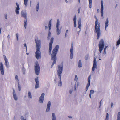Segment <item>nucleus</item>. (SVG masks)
Returning <instances> with one entry per match:
<instances>
[{"mask_svg":"<svg viewBox=\"0 0 120 120\" xmlns=\"http://www.w3.org/2000/svg\"><path fill=\"white\" fill-rule=\"evenodd\" d=\"M68 117L69 118H72V117L71 116H68Z\"/></svg>","mask_w":120,"mask_h":120,"instance_id":"603ef678","label":"nucleus"},{"mask_svg":"<svg viewBox=\"0 0 120 120\" xmlns=\"http://www.w3.org/2000/svg\"><path fill=\"white\" fill-rule=\"evenodd\" d=\"M44 93H43L41 94V96L40 97L39 101L40 103H43L44 99Z\"/></svg>","mask_w":120,"mask_h":120,"instance_id":"ddd939ff","label":"nucleus"},{"mask_svg":"<svg viewBox=\"0 0 120 120\" xmlns=\"http://www.w3.org/2000/svg\"><path fill=\"white\" fill-rule=\"evenodd\" d=\"M58 70H57V75L58 76V77L60 79V82L58 84L59 86H61L62 85V82L61 81V75L63 70V66H61L60 65H59L58 66Z\"/></svg>","mask_w":120,"mask_h":120,"instance_id":"20e7f679","label":"nucleus"},{"mask_svg":"<svg viewBox=\"0 0 120 120\" xmlns=\"http://www.w3.org/2000/svg\"><path fill=\"white\" fill-rule=\"evenodd\" d=\"M97 62L96 58H94V59L93 66L92 68V71H94L95 69H97Z\"/></svg>","mask_w":120,"mask_h":120,"instance_id":"9b49d317","label":"nucleus"},{"mask_svg":"<svg viewBox=\"0 0 120 120\" xmlns=\"http://www.w3.org/2000/svg\"><path fill=\"white\" fill-rule=\"evenodd\" d=\"M50 106L51 102L50 101H49L48 102L47 105V108L46 110V112H48L49 111Z\"/></svg>","mask_w":120,"mask_h":120,"instance_id":"aec40b11","label":"nucleus"},{"mask_svg":"<svg viewBox=\"0 0 120 120\" xmlns=\"http://www.w3.org/2000/svg\"><path fill=\"white\" fill-rule=\"evenodd\" d=\"M101 101H102V100H101L100 101V106L101 105Z\"/></svg>","mask_w":120,"mask_h":120,"instance_id":"09e8293b","label":"nucleus"},{"mask_svg":"<svg viewBox=\"0 0 120 120\" xmlns=\"http://www.w3.org/2000/svg\"><path fill=\"white\" fill-rule=\"evenodd\" d=\"M35 81L36 82L35 85V88L37 89L39 88V82L38 80V77L36 78L35 79Z\"/></svg>","mask_w":120,"mask_h":120,"instance_id":"4468645a","label":"nucleus"},{"mask_svg":"<svg viewBox=\"0 0 120 120\" xmlns=\"http://www.w3.org/2000/svg\"><path fill=\"white\" fill-rule=\"evenodd\" d=\"M80 8H79L78 9V13H79L80 12Z\"/></svg>","mask_w":120,"mask_h":120,"instance_id":"a19ab883","label":"nucleus"},{"mask_svg":"<svg viewBox=\"0 0 120 120\" xmlns=\"http://www.w3.org/2000/svg\"><path fill=\"white\" fill-rule=\"evenodd\" d=\"M105 45L104 43L103 39H101L99 42V51L100 53H101L103 50Z\"/></svg>","mask_w":120,"mask_h":120,"instance_id":"423d86ee","label":"nucleus"},{"mask_svg":"<svg viewBox=\"0 0 120 120\" xmlns=\"http://www.w3.org/2000/svg\"><path fill=\"white\" fill-rule=\"evenodd\" d=\"M117 120H120V112H118L117 116Z\"/></svg>","mask_w":120,"mask_h":120,"instance_id":"c85d7f7f","label":"nucleus"},{"mask_svg":"<svg viewBox=\"0 0 120 120\" xmlns=\"http://www.w3.org/2000/svg\"><path fill=\"white\" fill-rule=\"evenodd\" d=\"M28 97L29 98H32V96L31 92L29 91L28 94Z\"/></svg>","mask_w":120,"mask_h":120,"instance_id":"c756f323","label":"nucleus"},{"mask_svg":"<svg viewBox=\"0 0 120 120\" xmlns=\"http://www.w3.org/2000/svg\"><path fill=\"white\" fill-rule=\"evenodd\" d=\"M119 37H120V38H120V35Z\"/></svg>","mask_w":120,"mask_h":120,"instance_id":"13d9d810","label":"nucleus"},{"mask_svg":"<svg viewBox=\"0 0 120 120\" xmlns=\"http://www.w3.org/2000/svg\"><path fill=\"white\" fill-rule=\"evenodd\" d=\"M94 18L96 19L95 22L94 31L97 34V38L98 39L101 35L100 24L98 22V20L96 16H94Z\"/></svg>","mask_w":120,"mask_h":120,"instance_id":"f03ea898","label":"nucleus"},{"mask_svg":"<svg viewBox=\"0 0 120 120\" xmlns=\"http://www.w3.org/2000/svg\"><path fill=\"white\" fill-rule=\"evenodd\" d=\"M107 47H108V46H105V48H104V50H106V49L107 48Z\"/></svg>","mask_w":120,"mask_h":120,"instance_id":"c03bdc74","label":"nucleus"},{"mask_svg":"<svg viewBox=\"0 0 120 120\" xmlns=\"http://www.w3.org/2000/svg\"><path fill=\"white\" fill-rule=\"evenodd\" d=\"M13 95L14 98L15 100H16L17 99V97L16 96V95L15 94H14L15 93V91L14 89H13Z\"/></svg>","mask_w":120,"mask_h":120,"instance_id":"b1692460","label":"nucleus"},{"mask_svg":"<svg viewBox=\"0 0 120 120\" xmlns=\"http://www.w3.org/2000/svg\"><path fill=\"white\" fill-rule=\"evenodd\" d=\"M21 119H23V120H26V119H24V117L23 116L21 117Z\"/></svg>","mask_w":120,"mask_h":120,"instance_id":"a18cd8bd","label":"nucleus"},{"mask_svg":"<svg viewBox=\"0 0 120 120\" xmlns=\"http://www.w3.org/2000/svg\"><path fill=\"white\" fill-rule=\"evenodd\" d=\"M24 47H26V52H27V47L26 46V43H25L24 44Z\"/></svg>","mask_w":120,"mask_h":120,"instance_id":"c9c22d12","label":"nucleus"},{"mask_svg":"<svg viewBox=\"0 0 120 120\" xmlns=\"http://www.w3.org/2000/svg\"><path fill=\"white\" fill-rule=\"evenodd\" d=\"M78 34H79V31L78 32Z\"/></svg>","mask_w":120,"mask_h":120,"instance_id":"4d7b16f0","label":"nucleus"},{"mask_svg":"<svg viewBox=\"0 0 120 120\" xmlns=\"http://www.w3.org/2000/svg\"><path fill=\"white\" fill-rule=\"evenodd\" d=\"M113 103H112L111 104V107H112L113 106Z\"/></svg>","mask_w":120,"mask_h":120,"instance_id":"49530a36","label":"nucleus"},{"mask_svg":"<svg viewBox=\"0 0 120 120\" xmlns=\"http://www.w3.org/2000/svg\"><path fill=\"white\" fill-rule=\"evenodd\" d=\"M109 119V114L108 113H106V116L105 118V120H108Z\"/></svg>","mask_w":120,"mask_h":120,"instance_id":"473e14b6","label":"nucleus"},{"mask_svg":"<svg viewBox=\"0 0 120 120\" xmlns=\"http://www.w3.org/2000/svg\"><path fill=\"white\" fill-rule=\"evenodd\" d=\"M73 20L74 22V26L75 27H76V15L74 16V18L73 19Z\"/></svg>","mask_w":120,"mask_h":120,"instance_id":"412c9836","label":"nucleus"},{"mask_svg":"<svg viewBox=\"0 0 120 120\" xmlns=\"http://www.w3.org/2000/svg\"><path fill=\"white\" fill-rule=\"evenodd\" d=\"M70 58L72 59L73 58V43H72L71 44V46L70 50Z\"/></svg>","mask_w":120,"mask_h":120,"instance_id":"dca6fc26","label":"nucleus"},{"mask_svg":"<svg viewBox=\"0 0 120 120\" xmlns=\"http://www.w3.org/2000/svg\"><path fill=\"white\" fill-rule=\"evenodd\" d=\"M35 73L37 75H38L39 73L40 67L38 63L37 62L35 63Z\"/></svg>","mask_w":120,"mask_h":120,"instance_id":"0eeeda50","label":"nucleus"},{"mask_svg":"<svg viewBox=\"0 0 120 120\" xmlns=\"http://www.w3.org/2000/svg\"><path fill=\"white\" fill-rule=\"evenodd\" d=\"M72 92V90H70V94H71Z\"/></svg>","mask_w":120,"mask_h":120,"instance_id":"de8ad7c7","label":"nucleus"},{"mask_svg":"<svg viewBox=\"0 0 120 120\" xmlns=\"http://www.w3.org/2000/svg\"><path fill=\"white\" fill-rule=\"evenodd\" d=\"M120 44V38H119L118 40L117 41L116 45L117 46L118 45Z\"/></svg>","mask_w":120,"mask_h":120,"instance_id":"7c9ffc66","label":"nucleus"},{"mask_svg":"<svg viewBox=\"0 0 120 120\" xmlns=\"http://www.w3.org/2000/svg\"><path fill=\"white\" fill-rule=\"evenodd\" d=\"M60 25V21L58 19L57 20V22L56 23V32L57 34V35L61 33V29H59V25Z\"/></svg>","mask_w":120,"mask_h":120,"instance_id":"1a4fd4ad","label":"nucleus"},{"mask_svg":"<svg viewBox=\"0 0 120 120\" xmlns=\"http://www.w3.org/2000/svg\"><path fill=\"white\" fill-rule=\"evenodd\" d=\"M5 17L6 19H7V14H6L5 15Z\"/></svg>","mask_w":120,"mask_h":120,"instance_id":"79ce46f5","label":"nucleus"},{"mask_svg":"<svg viewBox=\"0 0 120 120\" xmlns=\"http://www.w3.org/2000/svg\"><path fill=\"white\" fill-rule=\"evenodd\" d=\"M15 78L17 81L18 82L19 81V79L18 76L17 75H16L15 77Z\"/></svg>","mask_w":120,"mask_h":120,"instance_id":"e433bc0d","label":"nucleus"},{"mask_svg":"<svg viewBox=\"0 0 120 120\" xmlns=\"http://www.w3.org/2000/svg\"><path fill=\"white\" fill-rule=\"evenodd\" d=\"M82 63L81 61L80 60H79L78 62V67L79 68H80L82 67Z\"/></svg>","mask_w":120,"mask_h":120,"instance_id":"bb28decb","label":"nucleus"},{"mask_svg":"<svg viewBox=\"0 0 120 120\" xmlns=\"http://www.w3.org/2000/svg\"><path fill=\"white\" fill-rule=\"evenodd\" d=\"M65 1H66V2H68L67 0H65Z\"/></svg>","mask_w":120,"mask_h":120,"instance_id":"5fc2aeb1","label":"nucleus"},{"mask_svg":"<svg viewBox=\"0 0 120 120\" xmlns=\"http://www.w3.org/2000/svg\"><path fill=\"white\" fill-rule=\"evenodd\" d=\"M36 43V48L35 52V57L37 59L40 58L41 56V53L40 50L41 48V41L40 40H35Z\"/></svg>","mask_w":120,"mask_h":120,"instance_id":"f257e3e1","label":"nucleus"},{"mask_svg":"<svg viewBox=\"0 0 120 120\" xmlns=\"http://www.w3.org/2000/svg\"><path fill=\"white\" fill-rule=\"evenodd\" d=\"M91 75H90L88 77V83L87 84V85L86 88V90L87 91L88 88L90 86V78H91Z\"/></svg>","mask_w":120,"mask_h":120,"instance_id":"f8f14e48","label":"nucleus"},{"mask_svg":"<svg viewBox=\"0 0 120 120\" xmlns=\"http://www.w3.org/2000/svg\"><path fill=\"white\" fill-rule=\"evenodd\" d=\"M54 38H52L50 39V41L49 45V55H50L51 51L52 49V44L53 42Z\"/></svg>","mask_w":120,"mask_h":120,"instance_id":"6e6552de","label":"nucleus"},{"mask_svg":"<svg viewBox=\"0 0 120 120\" xmlns=\"http://www.w3.org/2000/svg\"><path fill=\"white\" fill-rule=\"evenodd\" d=\"M89 7L90 8H91L92 7V0H89Z\"/></svg>","mask_w":120,"mask_h":120,"instance_id":"393cba45","label":"nucleus"},{"mask_svg":"<svg viewBox=\"0 0 120 120\" xmlns=\"http://www.w3.org/2000/svg\"><path fill=\"white\" fill-rule=\"evenodd\" d=\"M101 15L102 18H103V2L102 0L101 1Z\"/></svg>","mask_w":120,"mask_h":120,"instance_id":"2eb2a0df","label":"nucleus"},{"mask_svg":"<svg viewBox=\"0 0 120 120\" xmlns=\"http://www.w3.org/2000/svg\"><path fill=\"white\" fill-rule=\"evenodd\" d=\"M24 4L26 7L27 5V2L28 0H24Z\"/></svg>","mask_w":120,"mask_h":120,"instance_id":"cd10ccee","label":"nucleus"},{"mask_svg":"<svg viewBox=\"0 0 120 120\" xmlns=\"http://www.w3.org/2000/svg\"><path fill=\"white\" fill-rule=\"evenodd\" d=\"M16 4L17 6V7H16V9L15 10V12L17 14H18L19 13V11L20 9L19 5L17 2L16 3Z\"/></svg>","mask_w":120,"mask_h":120,"instance_id":"f3484780","label":"nucleus"},{"mask_svg":"<svg viewBox=\"0 0 120 120\" xmlns=\"http://www.w3.org/2000/svg\"><path fill=\"white\" fill-rule=\"evenodd\" d=\"M106 50H104V53H103L104 54H106Z\"/></svg>","mask_w":120,"mask_h":120,"instance_id":"37998d69","label":"nucleus"},{"mask_svg":"<svg viewBox=\"0 0 120 120\" xmlns=\"http://www.w3.org/2000/svg\"><path fill=\"white\" fill-rule=\"evenodd\" d=\"M108 19L107 18L106 21L105 23V30H106V28L107 27L108 25Z\"/></svg>","mask_w":120,"mask_h":120,"instance_id":"5701e85b","label":"nucleus"},{"mask_svg":"<svg viewBox=\"0 0 120 120\" xmlns=\"http://www.w3.org/2000/svg\"><path fill=\"white\" fill-rule=\"evenodd\" d=\"M91 94H89V97H90V98H91Z\"/></svg>","mask_w":120,"mask_h":120,"instance_id":"3c124183","label":"nucleus"},{"mask_svg":"<svg viewBox=\"0 0 120 120\" xmlns=\"http://www.w3.org/2000/svg\"><path fill=\"white\" fill-rule=\"evenodd\" d=\"M78 28L80 29L81 27V20L80 19H79L78 20Z\"/></svg>","mask_w":120,"mask_h":120,"instance_id":"4be33fe9","label":"nucleus"},{"mask_svg":"<svg viewBox=\"0 0 120 120\" xmlns=\"http://www.w3.org/2000/svg\"><path fill=\"white\" fill-rule=\"evenodd\" d=\"M78 80V78L77 75H75V77L74 79V81H77Z\"/></svg>","mask_w":120,"mask_h":120,"instance_id":"72a5a7b5","label":"nucleus"},{"mask_svg":"<svg viewBox=\"0 0 120 120\" xmlns=\"http://www.w3.org/2000/svg\"><path fill=\"white\" fill-rule=\"evenodd\" d=\"M48 26L49 27V31L48 32V39H50V38L51 35V33L50 32V30L51 29V20H50L49 22V24L48 25Z\"/></svg>","mask_w":120,"mask_h":120,"instance_id":"9d476101","label":"nucleus"},{"mask_svg":"<svg viewBox=\"0 0 120 120\" xmlns=\"http://www.w3.org/2000/svg\"><path fill=\"white\" fill-rule=\"evenodd\" d=\"M78 1L79 3H80V0H78Z\"/></svg>","mask_w":120,"mask_h":120,"instance_id":"6e6d98bb","label":"nucleus"},{"mask_svg":"<svg viewBox=\"0 0 120 120\" xmlns=\"http://www.w3.org/2000/svg\"><path fill=\"white\" fill-rule=\"evenodd\" d=\"M39 9V4L38 3L36 6V11H38Z\"/></svg>","mask_w":120,"mask_h":120,"instance_id":"2f4dec72","label":"nucleus"},{"mask_svg":"<svg viewBox=\"0 0 120 120\" xmlns=\"http://www.w3.org/2000/svg\"><path fill=\"white\" fill-rule=\"evenodd\" d=\"M26 53L27 55H28L29 54L28 53Z\"/></svg>","mask_w":120,"mask_h":120,"instance_id":"864d4df0","label":"nucleus"},{"mask_svg":"<svg viewBox=\"0 0 120 120\" xmlns=\"http://www.w3.org/2000/svg\"><path fill=\"white\" fill-rule=\"evenodd\" d=\"M94 93V91L93 90H91L90 92V94H93Z\"/></svg>","mask_w":120,"mask_h":120,"instance_id":"4c0bfd02","label":"nucleus"},{"mask_svg":"<svg viewBox=\"0 0 120 120\" xmlns=\"http://www.w3.org/2000/svg\"><path fill=\"white\" fill-rule=\"evenodd\" d=\"M59 48V46L56 45L53 50L51 54V59L52 60H53V61L51 65V68L53 67L54 64L56 63V55Z\"/></svg>","mask_w":120,"mask_h":120,"instance_id":"7ed1b4c3","label":"nucleus"},{"mask_svg":"<svg viewBox=\"0 0 120 120\" xmlns=\"http://www.w3.org/2000/svg\"><path fill=\"white\" fill-rule=\"evenodd\" d=\"M18 86L19 90V91H20L21 90V88L20 86V85H19V84H18Z\"/></svg>","mask_w":120,"mask_h":120,"instance_id":"f704fd0d","label":"nucleus"},{"mask_svg":"<svg viewBox=\"0 0 120 120\" xmlns=\"http://www.w3.org/2000/svg\"><path fill=\"white\" fill-rule=\"evenodd\" d=\"M68 30H66L65 34V37L67 36H68V35H67V34L68 33Z\"/></svg>","mask_w":120,"mask_h":120,"instance_id":"58836bf2","label":"nucleus"},{"mask_svg":"<svg viewBox=\"0 0 120 120\" xmlns=\"http://www.w3.org/2000/svg\"><path fill=\"white\" fill-rule=\"evenodd\" d=\"M48 28V27L47 26H45V29H47Z\"/></svg>","mask_w":120,"mask_h":120,"instance_id":"8fccbe9b","label":"nucleus"},{"mask_svg":"<svg viewBox=\"0 0 120 120\" xmlns=\"http://www.w3.org/2000/svg\"><path fill=\"white\" fill-rule=\"evenodd\" d=\"M0 68L2 75H3L4 74V68L3 64L2 62L0 63Z\"/></svg>","mask_w":120,"mask_h":120,"instance_id":"a211bd4d","label":"nucleus"},{"mask_svg":"<svg viewBox=\"0 0 120 120\" xmlns=\"http://www.w3.org/2000/svg\"><path fill=\"white\" fill-rule=\"evenodd\" d=\"M16 37L17 38V41L18 40V33L16 34Z\"/></svg>","mask_w":120,"mask_h":120,"instance_id":"ea45409f","label":"nucleus"},{"mask_svg":"<svg viewBox=\"0 0 120 120\" xmlns=\"http://www.w3.org/2000/svg\"><path fill=\"white\" fill-rule=\"evenodd\" d=\"M52 120H56L55 114L54 113H53L52 116Z\"/></svg>","mask_w":120,"mask_h":120,"instance_id":"a878e982","label":"nucleus"},{"mask_svg":"<svg viewBox=\"0 0 120 120\" xmlns=\"http://www.w3.org/2000/svg\"><path fill=\"white\" fill-rule=\"evenodd\" d=\"M3 56L4 58V59L5 61V64L7 67H9V65L8 64V59L7 58L6 56L5 55H3Z\"/></svg>","mask_w":120,"mask_h":120,"instance_id":"6ab92c4d","label":"nucleus"},{"mask_svg":"<svg viewBox=\"0 0 120 120\" xmlns=\"http://www.w3.org/2000/svg\"><path fill=\"white\" fill-rule=\"evenodd\" d=\"M21 16L24 17L26 20H24V26L25 29L26 28L27 25V14L25 11H22L21 12Z\"/></svg>","mask_w":120,"mask_h":120,"instance_id":"39448f33","label":"nucleus"}]
</instances>
